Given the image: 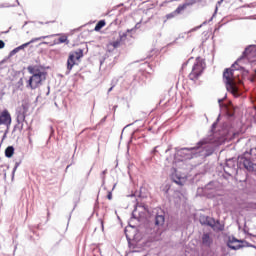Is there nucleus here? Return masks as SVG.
<instances>
[{"mask_svg":"<svg viewBox=\"0 0 256 256\" xmlns=\"http://www.w3.org/2000/svg\"><path fill=\"white\" fill-rule=\"evenodd\" d=\"M27 70L32 76L27 81L26 87L28 89H37L38 87H41L43 81L47 79V73L43 70L42 66L30 65Z\"/></svg>","mask_w":256,"mask_h":256,"instance_id":"f257e3e1","label":"nucleus"},{"mask_svg":"<svg viewBox=\"0 0 256 256\" xmlns=\"http://www.w3.org/2000/svg\"><path fill=\"white\" fill-rule=\"evenodd\" d=\"M203 71H205V60L201 57H197L192 70L188 75L190 81H198L201 75H203Z\"/></svg>","mask_w":256,"mask_h":256,"instance_id":"f03ea898","label":"nucleus"},{"mask_svg":"<svg viewBox=\"0 0 256 256\" xmlns=\"http://www.w3.org/2000/svg\"><path fill=\"white\" fill-rule=\"evenodd\" d=\"M223 77L226 83V89L233 93V95L237 94L239 89L237 88V82L235 81V77L233 76V70L227 68L223 73Z\"/></svg>","mask_w":256,"mask_h":256,"instance_id":"7ed1b4c3","label":"nucleus"},{"mask_svg":"<svg viewBox=\"0 0 256 256\" xmlns=\"http://www.w3.org/2000/svg\"><path fill=\"white\" fill-rule=\"evenodd\" d=\"M83 57V50L78 49L77 51L70 52L67 59V70L71 71L75 67V61H79Z\"/></svg>","mask_w":256,"mask_h":256,"instance_id":"20e7f679","label":"nucleus"},{"mask_svg":"<svg viewBox=\"0 0 256 256\" xmlns=\"http://www.w3.org/2000/svg\"><path fill=\"white\" fill-rule=\"evenodd\" d=\"M29 105V98H26L22 101V105L17 110L18 121H25V117H27V111H29Z\"/></svg>","mask_w":256,"mask_h":256,"instance_id":"39448f33","label":"nucleus"},{"mask_svg":"<svg viewBox=\"0 0 256 256\" xmlns=\"http://www.w3.org/2000/svg\"><path fill=\"white\" fill-rule=\"evenodd\" d=\"M125 41H127V33H120L119 38L115 41L110 42L109 45L114 49H117L121 47V45H123Z\"/></svg>","mask_w":256,"mask_h":256,"instance_id":"423d86ee","label":"nucleus"},{"mask_svg":"<svg viewBox=\"0 0 256 256\" xmlns=\"http://www.w3.org/2000/svg\"><path fill=\"white\" fill-rule=\"evenodd\" d=\"M0 125H11V114L8 110L2 111L0 115Z\"/></svg>","mask_w":256,"mask_h":256,"instance_id":"0eeeda50","label":"nucleus"},{"mask_svg":"<svg viewBox=\"0 0 256 256\" xmlns=\"http://www.w3.org/2000/svg\"><path fill=\"white\" fill-rule=\"evenodd\" d=\"M228 247L237 251V249H241V247H243V241L233 238L228 242Z\"/></svg>","mask_w":256,"mask_h":256,"instance_id":"6e6552de","label":"nucleus"},{"mask_svg":"<svg viewBox=\"0 0 256 256\" xmlns=\"http://www.w3.org/2000/svg\"><path fill=\"white\" fill-rule=\"evenodd\" d=\"M47 37H55V35H50V36H42V37H38V38H33L31 41L22 44L21 46H19L16 49H25V47H29V45H31V43H35L37 41H41V39H47Z\"/></svg>","mask_w":256,"mask_h":256,"instance_id":"1a4fd4ad","label":"nucleus"},{"mask_svg":"<svg viewBox=\"0 0 256 256\" xmlns=\"http://www.w3.org/2000/svg\"><path fill=\"white\" fill-rule=\"evenodd\" d=\"M241 163L243 165V167H245L247 169V171H253L254 167H253V162L245 157L241 158Z\"/></svg>","mask_w":256,"mask_h":256,"instance_id":"9d476101","label":"nucleus"},{"mask_svg":"<svg viewBox=\"0 0 256 256\" xmlns=\"http://www.w3.org/2000/svg\"><path fill=\"white\" fill-rule=\"evenodd\" d=\"M201 225H208V227H214L215 226V220L211 217H201L200 218Z\"/></svg>","mask_w":256,"mask_h":256,"instance_id":"9b49d317","label":"nucleus"},{"mask_svg":"<svg viewBox=\"0 0 256 256\" xmlns=\"http://www.w3.org/2000/svg\"><path fill=\"white\" fill-rule=\"evenodd\" d=\"M202 243L203 245H206V247H211V245L213 244V238H211V235L209 233L203 234Z\"/></svg>","mask_w":256,"mask_h":256,"instance_id":"f8f14e48","label":"nucleus"},{"mask_svg":"<svg viewBox=\"0 0 256 256\" xmlns=\"http://www.w3.org/2000/svg\"><path fill=\"white\" fill-rule=\"evenodd\" d=\"M156 227H163L165 225V214H157L155 217Z\"/></svg>","mask_w":256,"mask_h":256,"instance_id":"ddd939ff","label":"nucleus"},{"mask_svg":"<svg viewBox=\"0 0 256 256\" xmlns=\"http://www.w3.org/2000/svg\"><path fill=\"white\" fill-rule=\"evenodd\" d=\"M59 43H66V45H69V40L67 39V36H60L57 40H54L51 45H59Z\"/></svg>","mask_w":256,"mask_h":256,"instance_id":"4468645a","label":"nucleus"},{"mask_svg":"<svg viewBox=\"0 0 256 256\" xmlns=\"http://www.w3.org/2000/svg\"><path fill=\"white\" fill-rule=\"evenodd\" d=\"M189 7V3L180 4L177 9L174 10L176 15H181L185 9Z\"/></svg>","mask_w":256,"mask_h":256,"instance_id":"2eb2a0df","label":"nucleus"},{"mask_svg":"<svg viewBox=\"0 0 256 256\" xmlns=\"http://www.w3.org/2000/svg\"><path fill=\"white\" fill-rule=\"evenodd\" d=\"M15 153V148L13 146H8L5 150V156L11 159Z\"/></svg>","mask_w":256,"mask_h":256,"instance_id":"dca6fc26","label":"nucleus"},{"mask_svg":"<svg viewBox=\"0 0 256 256\" xmlns=\"http://www.w3.org/2000/svg\"><path fill=\"white\" fill-rule=\"evenodd\" d=\"M105 25H107V22H105V20H100L95 28H94V31H100L101 29H103V27H105Z\"/></svg>","mask_w":256,"mask_h":256,"instance_id":"f3484780","label":"nucleus"},{"mask_svg":"<svg viewBox=\"0 0 256 256\" xmlns=\"http://www.w3.org/2000/svg\"><path fill=\"white\" fill-rule=\"evenodd\" d=\"M175 17H177V13L175 11L169 13L166 15V19L169 20V19H175Z\"/></svg>","mask_w":256,"mask_h":256,"instance_id":"a211bd4d","label":"nucleus"},{"mask_svg":"<svg viewBox=\"0 0 256 256\" xmlns=\"http://www.w3.org/2000/svg\"><path fill=\"white\" fill-rule=\"evenodd\" d=\"M174 183H176V185H180V187H183L184 185V181L181 178H174Z\"/></svg>","mask_w":256,"mask_h":256,"instance_id":"6ab92c4d","label":"nucleus"},{"mask_svg":"<svg viewBox=\"0 0 256 256\" xmlns=\"http://www.w3.org/2000/svg\"><path fill=\"white\" fill-rule=\"evenodd\" d=\"M107 199H108L109 201H111V199H113V193L108 192V194H107Z\"/></svg>","mask_w":256,"mask_h":256,"instance_id":"aec40b11","label":"nucleus"},{"mask_svg":"<svg viewBox=\"0 0 256 256\" xmlns=\"http://www.w3.org/2000/svg\"><path fill=\"white\" fill-rule=\"evenodd\" d=\"M5 47V42L3 40H0V49H3Z\"/></svg>","mask_w":256,"mask_h":256,"instance_id":"412c9836","label":"nucleus"},{"mask_svg":"<svg viewBox=\"0 0 256 256\" xmlns=\"http://www.w3.org/2000/svg\"><path fill=\"white\" fill-rule=\"evenodd\" d=\"M250 49H251L250 47L246 48V49H245V53H249V50H250Z\"/></svg>","mask_w":256,"mask_h":256,"instance_id":"4be33fe9","label":"nucleus"},{"mask_svg":"<svg viewBox=\"0 0 256 256\" xmlns=\"http://www.w3.org/2000/svg\"><path fill=\"white\" fill-rule=\"evenodd\" d=\"M113 91V86L109 88L108 93H111Z\"/></svg>","mask_w":256,"mask_h":256,"instance_id":"5701e85b","label":"nucleus"},{"mask_svg":"<svg viewBox=\"0 0 256 256\" xmlns=\"http://www.w3.org/2000/svg\"><path fill=\"white\" fill-rule=\"evenodd\" d=\"M106 171H103V175H105Z\"/></svg>","mask_w":256,"mask_h":256,"instance_id":"b1692460","label":"nucleus"}]
</instances>
